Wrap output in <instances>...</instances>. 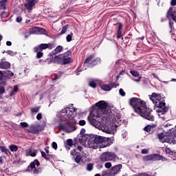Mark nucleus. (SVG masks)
I'll list each match as a JSON object with an SVG mask.
<instances>
[{"mask_svg":"<svg viewBox=\"0 0 176 176\" xmlns=\"http://www.w3.org/2000/svg\"><path fill=\"white\" fill-rule=\"evenodd\" d=\"M153 127H155V126L147 125L146 127L144 128V130L147 133H151V131H152V129H153Z\"/></svg>","mask_w":176,"mask_h":176,"instance_id":"a878e982","label":"nucleus"},{"mask_svg":"<svg viewBox=\"0 0 176 176\" xmlns=\"http://www.w3.org/2000/svg\"><path fill=\"white\" fill-rule=\"evenodd\" d=\"M41 171H42V169L38 168V169H34L33 173H34V174H39V173H41Z\"/></svg>","mask_w":176,"mask_h":176,"instance_id":"8fccbe9b","label":"nucleus"},{"mask_svg":"<svg viewBox=\"0 0 176 176\" xmlns=\"http://www.w3.org/2000/svg\"><path fill=\"white\" fill-rule=\"evenodd\" d=\"M78 124L80 126H85V124H86V121L85 120H81L79 121Z\"/></svg>","mask_w":176,"mask_h":176,"instance_id":"49530a36","label":"nucleus"},{"mask_svg":"<svg viewBox=\"0 0 176 176\" xmlns=\"http://www.w3.org/2000/svg\"><path fill=\"white\" fill-rule=\"evenodd\" d=\"M100 130L103 133H106V134H113L115 131H116V126H113V124L107 125L104 124L100 126Z\"/></svg>","mask_w":176,"mask_h":176,"instance_id":"0eeeda50","label":"nucleus"},{"mask_svg":"<svg viewBox=\"0 0 176 176\" xmlns=\"http://www.w3.org/2000/svg\"><path fill=\"white\" fill-rule=\"evenodd\" d=\"M6 89L4 87L1 86L0 87V94H5Z\"/></svg>","mask_w":176,"mask_h":176,"instance_id":"de8ad7c7","label":"nucleus"},{"mask_svg":"<svg viewBox=\"0 0 176 176\" xmlns=\"http://www.w3.org/2000/svg\"><path fill=\"white\" fill-rule=\"evenodd\" d=\"M26 156H32V157H35V156H36V151L28 148L26 150Z\"/></svg>","mask_w":176,"mask_h":176,"instance_id":"412c9836","label":"nucleus"},{"mask_svg":"<svg viewBox=\"0 0 176 176\" xmlns=\"http://www.w3.org/2000/svg\"><path fill=\"white\" fill-rule=\"evenodd\" d=\"M69 109V108H66V109H62V111H60V113H65V115H66V113H68Z\"/></svg>","mask_w":176,"mask_h":176,"instance_id":"09e8293b","label":"nucleus"},{"mask_svg":"<svg viewBox=\"0 0 176 176\" xmlns=\"http://www.w3.org/2000/svg\"><path fill=\"white\" fill-rule=\"evenodd\" d=\"M118 35H122V30H118Z\"/></svg>","mask_w":176,"mask_h":176,"instance_id":"774afa93","label":"nucleus"},{"mask_svg":"<svg viewBox=\"0 0 176 176\" xmlns=\"http://www.w3.org/2000/svg\"><path fill=\"white\" fill-rule=\"evenodd\" d=\"M89 86H90V87H93L94 89H96V87H97V84L96 83L95 81H91L89 83Z\"/></svg>","mask_w":176,"mask_h":176,"instance_id":"2f4dec72","label":"nucleus"},{"mask_svg":"<svg viewBox=\"0 0 176 176\" xmlns=\"http://www.w3.org/2000/svg\"><path fill=\"white\" fill-rule=\"evenodd\" d=\"M77 150L79 151L80 152H82V155L83 157H87L89 156V153H87V151H83V147L78 146L77 147Z\"/></svg>","mask_w":176,"mask_h":176,"instance_id":"4be33fe9","label":"nucleus"},{"mask_svg":"<svg viewBox=\"0 0 176 176\" xmlns=\"http://www.w3.org/2000/svg\"><path fill=\"white\" fill-rule=\"evenodd\" d=\"M143 162L156 161V154L146 155L142 157Z\"/></svg>","mask_w":176,"mask_h":176,"instance_id":"ddd939ff","label":"nucleus"},{"mask_svg":"<svg viewBox=\"0 0 176 176\" xmlns=\"http://www.w3.org/2000/svg\"><path fill=\"white\" fill-rule=\"evenodd\" d=\"M7 54H9V56H16V52H13V51H10V50H8L6 52Z\"/></svg>","mask_w":176,"mask_h":176,"instance_id":"4c0bfd02","label":"nucleus"},{"mask_svg":"<svg viewBox=\"0 0 176 176\" xmlns=\"http://www.w3.org/2000/svg\"><path fill=\"white\" fill-rule=\"evenodd\" d=\"M39 164V161H38V160H35L33 162L30 163V168H35V166H37L38 167Z\"/></svg>","mask_w":176,"mask_h":176,"instance_id":"b1692460","label":"nucleus"},{"mask_svg":"<svg viewBox=\"0 0 176 176\" xmlns=\"http://www.w3.org/2000/svg\"><path fill=\"white\" fill-rule=\"evenodd\" d=\"M42 130H43L42 126H41L39 124H36L31 125L28 131H29V133H32L33 134H36V133H39V131H42Z\"/></svg>","mask_w":176,"mask_h":176,"instance_id":"1a4fd4ad","label":"nucleus"},{"mask_svg":"<svg viewBox=\"0 0 176 176\" xmlns=\"http://www.w3.org/2000/svg\"><path fill=\"white\" fill-rule=\"evenodd\" d=\"M94 140L98 146H99L100 144H107V140H106L105 138H104L102 136H96L94 138Z\"/></svg>","mask_w":176,"mask_h":176,"instance_id":"f8f14e48","label":"nucleus"},{"mask_svg":"<svg viewBox=\"0 0 176 176\" xmlns=\"http://www.w3.org/2000/svg\"><path fill=\"white\" fill-rule=\"evenodd\" d=\"M36 32V28L30 29V34H35Z\"/></svg>","mask_w":176,"mask_h":176,"instance_id":"3c124183","label":"nucleus"},{"mask_svg":"<svg viewBox=\"0 0 176 176\" xmlns=\"http://www.w3.org/2000/svg\"><path fill=\"white\" fill-rule=\"evenodd\" d=\"M52 147L53 148V149H55V151H57V143L56 142H53L52 144Z\"/></svg>","mask_w":176,"mask_h":176,"instance_id":"a19ab883","label":"nucleus"},{"mask_svg":"<svg viewBox=\"0 0 176 176\" xmlns=\"http://www.w3.org/2000/svg\"><path fill=\"white\" fill-rule=\"evenodd\" d=\"M0 68L3 69H8V68H10V63L7 61H1L0 63Z\"/></svg>","mask_w":176,"mask_h":176,"instance_id":"6ab92c4d","label":"nucleus"},{"mask_svg":"<svg viewBox=\"0 0 176 176\" xmlns=\"http://www.w3.org/2000/svg\"><path fill=\"white\" fill-rule=\"evenodd\" d=\"M49 47V44H41L38 47H35L34 48V52H38V50H40L42 52V50H45Z\"/></svg>","mask_w":176,"mask_h":176,"instance_id":"2eb2a0df","label":"nucleus"},{"mask_svg":"<svg viewBox=\"0 0 176 176\" xmlns=\"http://www.w3.org/2000/svg\"><path fill=\"white\" fill-rule=\"evenodd\" d=\"M108 170L107 171H103L102 173V176H108Z\"/></svg>","mask_w":176,"mask_h":176,"instance_id":"bf43d9fd","label":"nucleus"},{"mask_svg":"<svg viewBox=\"0 0 176 176\" xmlns=\"http://www.w3.org/2000/svg\"><path fill=\"white\" fill-rule=\"evenodd\" d=\"M69 54H71V52L67 51L64 54L56 56L53 60L54 63H58V64H60L61 65L69 64V63H72V59L69 57Z\"/></svg>","mask_w":176,"mask_h":176,"instance_id":"7ed1b4c3","label":"nucleus"},{"mask_svg":"<svg viewBox=\"0 0 176 176\" xmlns=\"http://www.w3.org/2000/svg\"><path fill=\"white\" fill-rule=\"evenodd\" d=\"M72 35H74V33H71L70 34H68L66 36V39L67 42H71V41H72Z\"/></svg>","mask_w":176,"mask_h":176,"instance_id":"f704fd0d","label":"nucleus"},{"mask_svg":"<svg viewBox=\"0 0 176 176\" xmlns=\"http://www.w3.org/2000/svg\"><path fill=\"white\" fill-rule=\"evenodd\" d=\"M16 20L17 23H21L23 18L21 16H18Z\"/></svg>","mask_w":176,"mask_h":176,"instance_id":"864d4df0","label":"nucleus"},{"mask_svg":"<svg viewBox=\"0 0 176 176\" xmlns=\"http://www.w3.org/2000/svg\"><path fill=\"white\" fill-rule=\"evenodd\" d=\"M141 76H139L138 79L134 80L135 82H140L141 81Z\"/></svg>","mask_w":176,"mask_h":176,"instance_id":"338daca9","label":"nucleus"},{"mask_svg":"<svg viewBox=\"0 0 176 176\" xmlns=\"http://www.w3.org/2000/svg\"><path fill=\"white\" fill-rule=\"evenodd\" d=\"M156 106L160 108V109L157 110V112H159L160 113V112H162V109L164 110V112H166V103L165 102H159Z\"/></svg>","mask_w":176,"mask_h":176,"instance_id":"f3484780","label":"nucleus"},{"mask_svg":"<svg viewBox=\"0 0 176 176\" xmlns=\"http://www.w3.org/2000/svg\"><path fill=\"white\" fill-rule=\"evenodd\" d=\"M20 124L22 127H28V123L27 122H21Z\"/></svg>","mask_w":176,"mask_h":176,"instance_id":"603ef678","label":"nucleus"},{"mask_svg":"<svg viewBox=\"0 0 176 176\" xmlns=\"http://www.w3.org/2000/svg\"><path fill=\"white\" fill-rule=\"evenodd\" d=\"M87 171H91V170H93V164L91 163L87 164Z\"/></svg>","mask_w":176,"mask_h":176,"instance_id":"c9c22d12","label":"nucleus"},{"mask_svg":"<svg viewBox=\"0 0 176 176\" xmlns=\"http://www.w3.org/2000/svg\"><path fill=\"white\" fill-rule=\"evenodd\" d=\"M6 74H7V76H8V78H12V76H13V72H12L7 71V72H6Z\"/></svg>","mask_w":176,"mask_h":176,"instance_id":"a18cd8bd","label":"nucleus"},{"mask_svg":"<svg viewBox=\"0 0 176 176\" xmlns=\"http://www.w3.org/2000/svg\"><path fill=\"white\" fill-rule=\"evenodd\" d=\"M170 5L172 6H175V5H176V0H171Z\"/></svg>","mask_w":176,"mask_h":176,"instance_id":"4d7b16f0","label":"nucleus"},{"mask_svg":"<svg viewBox=\"0 0 176 176\" xmlns=\"http://www.w3.org/2000/svg\"><path fill=\"white\" fill-rule=\"evenodd\" d=\"M98 108L92 111L88 116V121L90 124L92 126H98V124H101V123H104L103 118H105L104 115H107L108 113V111H107V108H108V104L105 102L104 100H100L98 103H96Z\"/></svg>","mask_w":176,"mask_h":176,"instance_id":"f257e3e1","label":"nucleus"},{"mask_svg":"<svg viewBox=\"0 0 176 176\" xmlns=\"http://www.w3.org/2000/svg\"><path fill=\"white\" fill-rule=\"evenodd\" d=\"M150 100L155 105H157L160 102V100H162V96L160 94L153 93L152 96H150Z\"/></svg>","mask_w":176,"mask_h":176,"instance_id":"9d476101","label":"nucleus"},{"mask_svg":"<svg viewBox=\"0 0 176 176\" xmlns=\"http://www.w3.org/2000/svg\"><path fill=\"white\" fill-rule=\"evenodd\" d=\"M10 149L12 151V152H17V149L19 148H17V146L13 144L10 146Z\"/></svg>","mask_w":176,"mask_h":176,"instance_id":"c85d7f7f","label":"nucleus"},{"mask_svg":"<svg viewBox=\"0 0 176 176\" xmlns=\"http://www.w3.org/2000/svg\"><path fill=\"white\" fill-rule=\"evenodd\" d=\"M88 146L91 149H97V148H98V146L97 145V144L96 143V140H89L88 141Z\"/></svg>","mask_w":176,"mask_h":176,"instance_id":"dca6fc26","label":"nucleus"},{"mask_svg":"<svg viewBox=\"0 0 176 176\" xmlns=\"http://www.w3.org/2000/svg\"><path fill=\"white\" fill-rule=\"evenodd\" d=\"M19 90V87L17 86H14L13 90L10 93V96L12 97L16 94L17 91Z\"/></svg>","mask_w":176,"mask_h":176,"instance_id":"cd10ccee","label":"nucleus"},{"mask_svg":"<svg viewBox=\"0 0 176 176\" xmlns=\"http://www.w3.org/2000/svg\"><path fill=\"white\" fill-rule=\"evenodd\" d=\"M142 153L143 155H146L148 153V149H146V148L142 149Z\"/></svg>","mask_w":176,"mask_h":176,"instance_id":"6e6d98bb","label":"nucleus"},{"mask_svg":"<svg viewBox=\"0 0 176 176\" xmlns=\"http://www.w3.org/2000/svg\"><path fill=\"white\" fill-rule=\"evenodd\" d=\"M100 58H96V59H94L93 61H92V63H93V64L94 65H96V64H97V63H96V61H100Z\"/></svg>","mask_w":176,"mask_h":176,"instance_id":"13d9d810","label":"nucleus"},{"mask_svg":"<svg viewBox=\"0 0 176 176\" xmlns=\"http://www.w3.org/2000/svg\"><path fill=\"white\" fill-rule=\"evenodd\" d=\"M41 107H34L33 109H32V112L34 113H37V112H39V109H40Z\"/></svg>","mask_w":176,"mask_h":176,"instance_id":"37998d69","label":"nucleus"},{"mask_svg":"<svg viewBox=\"0 0 176 176\" xmlns=\"http://www.w3.org/2000/svg\"><path fill=\"white\" fill-rule=\"evenodd\" d=\"M159 140L161 142H167L168 144H171L173 141H175V133H171L170 135L166 133H160L157 135Z\"/></svg>","mask_w":176,"mask_h":176,"instance_id":"20e7f679","label":"nucleus"},{"mask_svg":"<svg viewBox=\"0 0 176 176\" xmlns=\"http://www.w3.org/2000/svg\"><path fill=\"white\" fill-rule=\"evenodd\" d=\"M36 54V58H41V57H43V52L42 51L38 50V51H34Z\"/></svg>","mask_w":176,"mask_h":176,"instance_id":"bb28decb","label":"nucleus"},{"mask_svg":"<svg viewBox=\"0 0 176 176\" xmlns=\"http://www.w3.org/2000/svg\"><path fill=\"white\" fill-rule=\"evenodd\" d=\"M36 119L37 120H41V119H42V114L41 113H39L37 116H36Z\"/></svg>","mask_w":176,"mask_h":176,"instance_id":"5fc2aeb1","label":"nucleus"},{"mask_svg":"<svg viewBox=\"0 0 176 176\" xmlns=\"http://www.w3.org/2000/svg\"><path fill=\"white\" fill-rule=\"evenodd\" d=\"M41 156L45 157V160H49L50 157H49V154L46 155V153L41 151Z\"/></svg>","mask_w":176,"mask_h":176,"instance_id":"7c9ffc66","label":"nucleus"},{"mask_svg":"<svg viewBox=\"0 0 176 176\" xmlns=\"http://www.w3.org/2000/svg\"><path fill=\"white\" fill-rule=\"evenodd\" d=\"M63 46L58 45L57 46L54 50L52 52V54H50V56H54V54H58V53H61L63 52Z\"/></svg>","mask_w":176,"mask_h":176,"instance_id":"aec40b11","label":"nucleus"},{"mask_svg":"<svg viewBox=\"0 0 176 176\" xmlns=\"http://www.w3.org/2000/svg\"><path fill=\"white\" fill-rule=\"evenodd\" d=\"M156 160H162V162H167V160L164 157L157 154H155V161Z\"/></svg>","mask_w":176,"mask_h":176,"instance_id":"393cba45","label":"nucleus"},{"mask_svg":"<svg viewBox=\"0 0 176 176\" xmlns=\"http://www.w3.org/2000/svg\"><path fill=\"white\" fill-rule=\"evenodd\" d=\"M76 112V109H74L73 110H71V109H68L67 113H66L67 118L69 119H74V113Z\"/></svg>","mask_w":176,"mask_h":176,"instance_id":"a211bd4d","label":"nucleus"},{"mask_svg":"<svg viewBox=\"0 0 176 176\" xmlns=\"http://www.w3.org/2000/svg\"><path fill=\"white\" fill-rule=\"evenodd\" d=\"M119 94H120L122 96V97H124V96H126V92H124L123 89H120Z\"/></svg>","mask_w":176,"mask_h":176,"instance_id":"58836bf2","label":"nucleus"},{"mask_svg":"<svg viewBox=\"0 0 176 176\" xmlns=\"http://www.w3.org/2000/svg\"><path fill=\"white\" fill-rule=\"evenodd\" d=\"M165 152H166V153H168V155H174V153H175V152L171 151V149H170L169 148H166L165 149Z\"/></svg>","mask_w":176,"mask_h":176,"instance_id":"72a5a7b5","label":"nucleus"},{"mask_svg":"<svg viewBox=\"0 0 176 176\" xmlns=\"http://www.w3.org/2000/svg\"><path fill=\"white\" fill-rule=\"evenodd\" d=\"M106 168H111L112 167V164L111 162H107L104 164Z\"/></svg>","mask_w":176,"mask_h":176,"instance_id":"ea45409f","label":"nucleus"},{"mask_svg":"<svg viewBox=\"0 0 176 176\" xmlns=\"http://www.w3.org/2000/svg\"><path fill=\"white\" fill-rule=\"evenodd\" d=\"M123 166L122 164H118L114 166H113L111 170H108V175L110 176H116L120 173V170H122V168Z\"/></svg>","mask_w":176,"mask_h":176,"instance_id":"6e6552de","label":"nucleus"},{"mask_svg":"<svg viewBox=\"0 0 176 176\" xmlns=\"http://www.w3.org/2000/svg\"><path fill=\"white\" fill-rule=\"evenodd\" d=\"M116 158V155L115 153L112 152H104L102 153V155L100 157V160H101L103 162H111L112 160H115Z\"/></svg>","mask_w":176,"mask_h":176,"instance_id":"39448f33","label":"nucleus"},{"mask_svg":"<svg viewBox=\"0 0 176 176\" xmlns=\"http://www.w3.org/2000/svg\"><path fill=\"white\" fill-rule=\"evenodd\" d=\"M59 129L66 131V133H72L76 130V126H75V124L67 122L66 124H60L59 125Z\"/></svg>","mask_w":176,"mask_h":176,"instance_id":"423d86ee","label":"nucleus"},{"mask_svg":"<svg viewBox=\"0 0 176 176\" xmlns=\"http://www.w3.org/2000/svg\"><path fill=\"white\" fill-rule=\"evenodd\" d=\"M39 0H28L26 4H25V7L28 10H32V8L38 3Z\"/></svg>","mask_w":176,"mask_h":176,"instance_id":"9b49d317","label":"nucleus"},{"mask_svg":"<svg viewBox=\"0 0 176 176\" xmlns=\"http://www.w3.org/2000/svg\"><path fill=\"white\" fill-rule=\"evenodd\" d=\"M75 160L76 163H80V160H82V157H80V155H77Z\"/></svg>","mask_w":176,"mask_h":176,"instance_id":"79ce46f5","label":"nucleus"},{"mask_svg":"<svg viewBox=\"0 0 176 176\" xmlns=\"http://www.w3.org/2000/svg\"><path fill=\"white\" fill-rule=\"evenodd\" d=\"M122 28H123V25L121 23H118V30H122Z\"/></svg>","mask_w":176,"mask_h":176,"instance_id":"052dcab7","label":"nucleus"},{"mask_svg":"<svg viewBox=\"0 0 176 176\" xmlns=\"http://www.w3.org/2000/svg\"><path fill=\"white\" fill-rule=\"evenodd\" d=\"M45 152H46V153L47 154V155H49V147H45Z\"/></svg>","mask_w":176,"mask_h":176,"instance_id":"e2e57ef3","label":"nucleus"},{"mask_svg":"<svg viewBox=\"0 0 176 176\" xmlns=\"http://www.w3.org/2000/svg\"><path fill=\"white\" fill-rule=\"evenodd\" d=\"M6 9V0L0 1V10Z\"/></svg>","mask_w":176,"mask_h":176,"instance_id":"5701e85b","label":"nucleus"},{"mask_svg":"<svg viewBox=\"0 0 176 176\" xmlns=\"http://www.w3.org/2000/svg\"><path fill=\"white\" fill-rule=\"evenodd\" d=\"M0 149L2 152H4V151L6 149V147H3V146H0Z\"/></svg>","mask_w":176,"mask_h":176,"instance_id":"0e129e2a","label":"nucleus"},{"mask_svg":"<svg viewBox=\"0 0 176 176\" xmlns=\"http://www.w3.org/2000/svg\"><path fill=\"white\" fill-rule=\"evenodd\" d=\"M129 104L133 107L135 112L138 113L142 118L153 122L155 117L151 113V110L146 107V103L138 98H132L129 100Z\"/></svg>","mask_w":176,"mask_h":176,"instance_id":"f03ea898","label":"nucleus"},{"mask_svg":"<svg viewBox=\"0 0 176 176\" xmlns=\"http://www.w3.org/2000/svg\"><path fill=\"white\" fill-rule=\"evenodd\" d=\"M66 145H68V146H72V145H74V142L72 139H68L66 141Z\"/></svg>","mask_w":176,"mask_h":176,"instance_id":"473e14b6","label":"nucleus"},{"mask_svg":"<svg viewBox=\"0 0 176 176\" xmlns=\"http://www.w3.org/2000/svg\"><path fill=\"white\" fill-rule=\"evenodd\" d=\"M130 74H131V75H133V76H135V77L140 76V73L135 70L131 71Z\"/></svg>","mask_w":176,"mask_h":176,"instance_id":"c756f323","label":"nucleus"},{"mask_svg":"<svg viewBox=\"0 0 176 176\" xmlns=\"http://www.w3.org/2000/svg\"><path fill=\"white\" fill-rule=\"evenodd\" d=\"M114 87H115V85L113 84H103L102 85H101V89L104 91H109Z\"/></svg>","mask_w":176,"mask_h":176,"instance_id":"4468645a","label":"nucleus"},{"mask_svg":"<svg viewBox=\"0 0 176 176\" xmlns=\"http://www.w3.org/2000/svg\"><path fill=\"white\" fill-rule=\"evenodd\" d=\"M6 45H7V46H12V42H10V41H7V42H6Z\"/></svg>","mask_w":176,"mask_h":176,"instance_id":"69168bd1","label":"nucleus"},{"mask_svg":"<svg viewBox=\"0 0 176 176\" xmlns=\"http://www.w3.org/2000/svg\"><path fill=\"white\" fill-rule=\"evenodd\" d=\"M4 152L6 155H10V151L7 148L5 149Z\"/></svg>","mask_w":176,"mask_h":176,"instance_id":"680f3d73","label":"nucleus"},{"mask_svg":"<svg viewBox=\"0 0 176 176\" xmlns=\"http://www.w3.org/2000/svg\"><path fill=\"white\" fill-rule=\"evenodd\" d=\"M91 60H93V55H90L88 58H86L85 64L90 63V61H91Z\"/></svg>","mask_w":176,"mask_h":176,"instance_id":"e433bc0d","label":"nucleus"},{"mask_svg":"<svg viewBox=\"0 0 176 176\" xmlns=\"http://www.w3.org/2000/svg\"><path fill=\"white\" fill-rule=\"evenodd\" d=\"M65 32H67V26L63 27L62 30L60 32V35L65 34Z\"/></svg>","mask_w":176,"mask_h":176,"instance_id":"c03bdc74","label":"nucleus"}]
</instances>
